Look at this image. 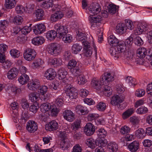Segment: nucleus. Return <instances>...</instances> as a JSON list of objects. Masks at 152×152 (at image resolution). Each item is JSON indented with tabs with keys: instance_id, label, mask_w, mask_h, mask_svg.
<instances>
[{
	"instance_id": "0eeeda50",
	"label": "nucleus",
	"mask_w": 152,
	"mask_h": 152,
	"mask_svg": "<svg viewBox=\"0 0 152 152\" xmlns=\"http://www.w3.org/2000/svg\"><path fill=\"white\" fill-rule=\"evenodd\" d=\"M38 127L37 123L33 121H29L27 123L26 129L30 133H34L38 129Z\"/></svg>"
},
{
	"instance_id": "a211bd4d",
	"label": "nucleus",
	"mask_w": 152,
	"mask_h": 152,
	"mask_svg": "<svg viewBox=\"0 0 152 152\" xmlns=\"http://www.w3.org/2000/svg\"><path fill=\"white\" fill-rule=\"evenodd\" d=\"M28 88L31 90L37 89L40 86L39 82L37 79H35L27 84Z\"/></svg>"
},
{
	"instance_id": "58836bf2",
	"label": "nucleus",
	"mask_w": 152,
	"mask_h": 152,
	"mask_svg": "<svg viewBox=\"0 0 152 152\" xmlns=\"http://www.w3.org/2000/svg\"><path fill=\"white\" fill-rule=\"evenodd\" d=\"M86 144L89 147L94 149L96 146V140L92 138H88L86 140Z\"/></svg>"
},
{
	"instance_id": "a19ab883",
	"label": "nucleus",
	"mask_w": 152,
	"mask_h": 152,
	"mask_svg": "<svg viewBox=\"0 0 152 152\" xmlns=\"http://www.w3.org/2000/svg\"><path fill=\"white\" fill-rule=\"evenodd\" d=\"M134 112V110L133 108L128 109L123 113V118L124 119L127 118L133 113Z\"/></svg>"
},
{
	"instance_id": "39448f33",
	"label": "nucleus",
	"mask_w": 152,
	"mask_h": 152,
	"mask_svg": "<svg viewBox=\"0 0 152 152\" xmlns=\"http://www.w3.org/2000/svg\"><path fill=\"white\" fill-rule=\"evenodd\" d=\"M36 55L35 50L31 48H28L23 53L24 58L28 61H31L34 59Z\"/></svg>"
},
{
	"instance_id": "6ab92c4d",
	"label": "nucleus",
	"mask_w": 152,
	"mask_h": 152,
	"mask_svg": "<svg viewBox=\"0 0 152 152\" xmlns=\"http://www.w3.org/2000/svg\"><path fill=\"white\" fill-rule=\"evenodd\" d=\"M63 15L64 14L61 11H57L51 15L50 19L52 21L55 22L58 19H61Z\"/></svg>"
},
{
	"instance_id": "2eb2a0df",
	"label": "nucleus",
	"mask_w": 152,
	"mask_h": 152,
	"mask_svg": "<svg viewBox=\"0 0 152 152\" xmlns=\"http://www.w3.org/2000/svg\"><path fill=\"white\" fill-rule=\"evenodd\" d=\"M109 83H107L106 82V84L104 83V84L103 85V86H102L101 88L104 94L107 97L109 96L112 94L111 88L108 86Z\"/></svg>"
},
{
	"instance_id": "20e7f679",
	"label": "nucleus",
	"mask_w": 152,
	"mask_h": 152,
	"mask_svg": "<svg viewBox=\"0 0 152 152\" xmlns=\"http://www.w3.org/2000/svg\"><path fill=\"white\" fill-rule=\"evenodd\" d=\"M61 51V46L58 44H51L48 48L49 53L55 56L58 55Z\"/></svg>"
},
{
	"instance_id": "79ce46f5",
	"label": "nucleus",
	"mask_w": 152,
	"mask_h": 152,
	"mask_svg": "<svg viewBox=\"0 0 152 152\" xmlns=\"http://www.w3.org/2000/svg\"><path fill=\"white\" fill-rule=\"evenodd\" d=\"M82 49V46L78 43L74 44L72 47V52L75 54H76L80 52Z\"/></svg>"
},
{
	"instance_id": "f8f14e48",
	"label": "nucleus",
	"mask_w": 152,
	"mask_h": 152,
	"mask_svg": "<svg viewBox=\"0 0 152 152\" xmlns=\"http://www.w3.org/2000/svg\"><path fill=\"white\" fill-rule=\"evenodd\" d=\"M63 116L65 119L70 122L73 121L75 119L74 114L70 110H65L63 112Z\"/></svg>"
},
{
	"instance_id": "864d4df0",
	"label": "nucleus",
	"mask_w": 152,
	"mask_h": 152,
	"mask_svg": "<svg viewBox=\"0 0 152 152\" xmlns=\"http://www.w3.org/2000/svg\"><path fill=\"white\" fill-rule=\"evenodd\" d=\"M108 7V12L110 13L113 14L116 12L117 9L115 5L110 4L109 5Z\"/></svg>"
},
{
	"instance_id": "49530a36",
	"label": "nucleus",
	"mask_w": 152,
	"mask_h": 152,
	"mask_svg": "<svg viewBox=\"0 0 152 152\" xmlns=\"http://www.w3.org/2000/svg\"><path fill=\"white\" fill-rule=\"evenodd\" d=\"M10 53L12 57L14 58H18L20 55V51L15 49L11 50Z\"/></svg>"
},
{
	"instance_id": "423d86ee",
	"label": "nucleus",
	"mask_w": 152,
	"mask_h": 152,
	"mask_svg": "<svg viewBox=\"0 0 152 152\" xmlns=\"http://www.w3.org/2000/svg\"><path fill=\"white\" fill-rule=\"evenodd\" d=\"M67 89V95L72 99L75 98L77 95V91L75 88L72 87L70 84H68L66 87Z\"/></svg>"
},
{
	"instance_id": "4c0bfd02",
	"label": "nucleus",
	"mask_w": 152,
	"mask_h": 152,
	"mask_svg": "<svg viewBox=\"0 0 152 152\" xmlns=\"http://www.w3.org/2000/svg\"><path fill=\"white\" fill-rule=\"evenodd\" d=\"M126 82L130 86H134L137 84L136 80L131 76H128L125 78Z\"/></svg>"
},
{
	"instance_id": "412c9836",
	"label": "nucleus",
	"mask_w": 152,
	"mask_h": 152,
	"mask_svg": "<svg viewBox=\"0 0 152 152\" xmlns=\"http://www.w3.org/2000/svg\"><path fill=\"white\" fill-rule=\"evenodd\" d=\"M126 30V27L124 23L118 24L116 27V31L118 34H122L125 32Z\"/></svg>"
},
{
	"instance_id": "ea45409f",
	"label": "nucleus",
	"mask_w": 152,
	"mask_h": 152,
	"mask_svg": "<svg viewBox=\"0 0 152 152\" xmlns=\"http://www.w3.org/2000/svg\"><path fill=\"white\" fill-rule=\"evenodd\" d=\"M107 148L109 151L111 152H115L118 150V146L114 142H111L107 145Z\"/></svg>"
},
{
	"instance_id": "603ef678",
	"label": "nucleus",
	"mask_w": 152,
	"mask_h": 152,
	"mask_svg": "<svg viewBox=\"0 0 152 152\" xmlns=\"http://www.w3.org/2000/svg\"><path fill=\"white\" fill-rule=\"evenodd\" d=\"M148 111V108L145 106L140 107L138 108L136 110L137 113L139 114H145L147 113Z\"/></svg>"
},
{
	"instance_id": "ddd939ff",
	"label": "nucleus",
	"mask_w": 152,
	"mask_h": 152,
	"mask_svg": "<svg viewBox=\"0 0 152 152\" xmlns=\"http://www.w3.org/2000/svg\"><path fill=\"white\" fill-rule=\"evenodd\" d=\"M58 127L57 122L55 120H52L45 125V128L47 130L53 131L56 130Z\"/></svg>"
},
{
	"instance_id": "72a5a7b5",
	"label": "nucleus",
	"mask_w": 152,
	"mask_h": 152,
	"mask_svg": "<svg viewBox=\"0 0 152 152\" xmlns=\"http://www.w3.org/2000/svg\"><path fill=\"white\" fill-rule=\"evenodd\" d=\"M51 113L53 116L57 115L60 111L59 105H50Z\"/></svg>"
},
{
	"instance_id": "c756f323",
	"label": "nucleus",
	"mask_w": 152,
	"mask_h": 152,
	"mask_svg": "<svg viewBox=\"0 0 152 152\" xmlns=\"http://www.w3.org/2000/svg\"><path fill=\"white\" fill-rule=\"evenodd\" d=\"M29 96L32 102L39 104L38 101L40 99L39 93L37 92L31 93L29 94Z\"/></svg>"
},
{
	"instance_id": "9b49d317",
	"label": "nucleus",
	"mask_w": 152,
	"mask_h": 152,
	"mask_svg": "<svg viewBox=\"0 0 152 152\" xmlns=\"http://www.w3.org/2000/svg\"><path fill=\"white\" fill-rule=\"evenodd\" d=\"M56 75V73L54 69L49 68L47 69L44 74V77L48 79L52 80L55 78Z\"/></svg>"
},
{
	"instance_id": "338daca9",
	"label": "nucleus",
	"mask_w": 152,
	"mask_h": 152,
	"mask_svg": "<svg viewBox=\"0 0 152 152\" xmlns=\"http://www.w3.org/2000/svg\"><path fill=\"white\" fill-rule=\"evenodd\" d=\"M47 90L48 88L47 86H43L40 87V88L38 90V92L41 95H43L47 92Z\"/></svg>"
},
{
	"instance_id": "7c9ffc66",
	"label": "nucleus",
	"mask_w": 152,
	"mask_h": 152,
	"mask_svg": "<svg viewBox=\"0 0 152 152\" xmlns=\"http://www.w3.org/2000/svg\"><path fill=\"white\" fill-rule=\"evenodd\" d=\"M56 32L54 30L49 31L46 34V37L49 40L54 39L57 36Z\"/></svg>"
},
{
	"instance_id": "473e14b6",
	"label": "nucleus",
	"mask_w": 152,
	"mask_h": 152,
	"mask_svg": "<svg viewBox=\"0 0 152 152\" xmlns=\"http://www.w3.org/2000/svg\"><path fill=\"white\" fill-rule=\"evenodd\" d=\"M34 13L38 20H40L43 19L44 15V12L42 9H37L35 11Z\"/></svg>"
},
{
	"instance_id": "a878e982",
	"label": "nucleus",
	"mask_w": 152,
	"mask_h": 152,
	"mask_svg": "<svg viewBox=\"0 0 152 152\" xmlns=\"http://www.w3.org/2000/svg\"><path fill=\"white\" fill-rule=\"evenodd\" d=\"M70 142L68 138L62 139L60 143V148L63 150L66 149L70 146Z\"/></svg>"
},
{
	"instance_id": "774afa93",
	"label": "nucleus",
	"mask_w": 152,
	"mask_h": 152,
	"mask_svg": "<svg viewBox=\"0 0 152 152\" xmlns=\"http://www.w3.org/2000/svg\"><path fill=\"white\" fill-rule=\"evenodd\" d=\"M82 151L81 147L79 144H76L73 147L72 152H82Z\"/></svg>"
},
{
	"instance_id": "4d7b16f0",
	"label": "nucleus",
	"mask_w": 152,
	"mask_h": 152,
	"mask_svg": "<svg viewBox=\"0 0 152 152\" xmlns=\"http://www.w3.org/2000/svg\"><path fill=\"white\" fill-rule=\"evenodd\" d=\"M70 69L71 73L75 76H77L80 73V70L78 67H76L75 68Z\"/></svg>"
},
{
	"instance_id": "5701e85b",
	"label": "nucleus",
	"mask_w": 152,
	"mask_h": 152,
	"mask_svg": "<svg viewBox=\"0 0 152 152\" xmlns=\"http://www.w3.org/2000/svg\"><path fill=\"white\" fill-rule=\"evenodd\" d=\"M77 40L80 41H82L87 39L86 34L81 32V31L78 30L76 31Z\"/></svg>"
},
{
	"instance_id": "c03bdc74",
	"label": "nucleus",
	"mask_w": 152,
	"mask_h": 152,
	"mask_svg": "<svg viewBox=\"0 0 152 152\" xmlns=\"http://www.w3.org/2000/svg\"><path fill=\"white\" fill-rule=\"evenodd\" d=\"M97 134L98 137L101 139L104 138L106 136L107 133L104 129L102 128L98 130Z\"/></svg>"
},
{
	"instance_id": "052dcab7",
	"label": "nucleus",
	"mask_w": 152,
	"mask_h": 152,
	"mask_svg": "<svg viewBox=\"0 0 152 152\" xmlns=\"http://www.w3.org/2000/svg\"><path fill=\"white\" fill-rule=\"evenodd\" d=\"M145 91L142 89H139L136 90L135 92V95L138 97H141L145 94Z\"/></svg>"
},
{
	"instance_id": "b1692460",
	"label": "nucleus",
	"mask_w": 152,
	"mask_h": 152,
	"mask_svg": "<svg viewBox=\"0 0 152 152\" xmlns=\"http://www.w3.org/2000/svg\"><path fill=\"white\" fill-rule=\"evenodd\" d=\"M108 41L112 47H115L119 42L118 40L113 35H110L109 37Z\"/></svg>"
},
{
	"instance_id": "2f4dec72",
	"label": "nucleus",
	"mask_w": 152,
	"mask_h": 152,
	"mask_svg": "<svg viewBox=\"0 0 152 152\" xmlns=\"http://www.w3.org/2000/svg\"><path fill=\"white\" fill-rule=\"evenodd\" d=\"M128 148L132 152H135L139 148V143L137 141H134L129 145Z\"/></svg>"
},
{
	"instance_id": "9d476101",
	"label": "nucleus",
	"mask_w": 152,
	"mask_h": 152,
	"mask_svg": "<svg viewBox=\"0 0 152 152\" xmlns=\"http://www.w3.org/2000/svg\"><path fill=\"white\" fill-rule=\"evenodd\" d=\"M95 129L94 125L90 123H88L85 126L84 132L87 135L90 136L94 134Z\"/></svg>"
},
{
	"instance_id": "dca6fc26",
	"label": "nucleus",
	"mask_w": 152,
	"mask_h": 152,
	"mask_svg": "<svg viewBox=\"0 0 152 152\" xmlns=\"http://www.w3.org/2000/svg\"><path fill=\"white\" fill-rule=\"evenodd\" d=\"M148 27L145 24H140L134 31V33L136 35H140L146 31Z\"/></svg>"
},
{
	"instance_id": "4468645a",
	"label": "nucleus",
	"mask_w": 152,
	"mask_h": 152,
	"mask_svg": "<svg viewBox=\"0 0 152 152\" xmlns=\"http://www.w3.org/2000/svg\"><path fill=\"white\" fill-rule=\"evenodd\" d=\"M18 73V69L15 67H13L8 72L7 76L9 80H13L16 77Z\"/></svg>"
},
{
	"instance_id": "1a4fd4ad",
	"label": "nucleus",
	"mask_w": 152,
	"mask_h": 152,
	"mask_svg": "<svg viewBox=\"0 0 152 152\" xmlns=\"http://www.w3.org/2000/svg\"><path fill=\"white\" fill-rule=\"evenodd\" d=\"M46 27L42 23L38 24L35 25L33 28L34 33L37 35L41 34L45 31Z\"/></svg>"
},
{
	"instance_id": "8fccbe9b",
	"label": "nucleus",
	"mask_w": 152,
	"mask_h": 152,
	"mask_svg": "<svg viewBox=\"0 0 152 152\" xmlns=\"http://www.w3.org/2000/svg\"><path fill=\"white\" fill-rule=\"evenodd\" d=\"M133 39L134 44L137 46H140L143 43V41L139 36H136Z\"/></svg>"
},
{
	"instance_id": "f257e3e1",
	"label": "nucleus",
	"mask_w": 152,
	"mask_h": 152,
	"mask_svg": "<svg viewBox=\"0 0 152 152\" xmlns=\"http://www.w3.org/2000/svg\"><path fill=\"white\" fill-rule=\"evenodd\" d=\"M88 9L90 13L94 14V15H90L89 20L91 27L95 28L97 26V24L102 20V17L99 15H96L101 11V7L98 3H93L90 5Z\"/></svg>"
},
{
	"instance_id": "37998d69",
	"label": "nucleus",
	"mask_w": 152,
	"mask_h": 152,
	"mask_svg": "<svg viewBox=\"0 0 152 152\" xmlns=\"http://www.w3.org/2000/svg\"><path fill=\"white\" fill-rule=\"evenodd\" d=\"M53 0H48L43 2L41 5L42 7L48 9L52 7L53 5Z\"/></svg>"
},
{
	"instance_id": "a18cd8bd",
	"label": "nucleus",
	"mask_w": 152,
	"mask_h": 152,
	"mask_svg": "<svg viewBox=\"0 0 152 152\" xmlns=\"http://www.w3.org/2000/svg\"><path fill=\"white\" fill-rule=\"evenodd\" d=\"M77 81L80 85H83L86 82V79L83 75H80L77 77Z\"/></svg>"
},
{
	"instance_id": "e2e57ef3",
	"label": "nucleus",
	"mask_w": 152,
	"mask_h": 152,
	"mask_svg": "<svg viewBox=\"0 0 152 152\" xmlns=\"http://www.w3.org/2000/svg\"><path fill=\"white\" fill-rule=\"evenodd\" d=\"M8 24V22L6 20L1 21L0 22V29L2 31L5 29Z\"/></svg>"
},
{
	"instance_id": "c85d7f7f",
	"label": "nucleus",
	"mask_w": 152,
	"mask_h": 152,
	"mask_svg": "<svg viewBox=\"0 0 152 152\" xmlns=\"http://www.w3.org/2000/svg\"><path fill=\"white\" fill-rule=\"evenodd\" d=\"M29 80V76L26 74H23L18 78V81L22 85L26 83Z\"/></svg>"
},
{
	"instance_id": "09e8293b",
	"label": "nucleus",
	"mask_w": 152,
	"mask_h": 152,
	"mask_svg": "<svg viewBox=\"0 0 152 152\" xmlns=\"http://www.w3.org/2000/svg\"><path fill=\"white\" fill-rule=\"evenodd\" d=\"M80 121L77 120L72 124L71 128L73 130H76L80 127Z\"/></svg>"
},
{
	"instance_id": "bb28decb",
	"label": "nucleus",
	"mask_w": 152,
	"mask_h": 152,
	"mask_svg": "<svg viewBox=\"0 0 152 152\" xmlns=\"http://www.w3.org/2000/svg\"><path fill=\"white\" fill-rule=\"evenodd\" d=\"M136 137L140 139H143L145 136V134L144 130L142 128H139L135 132Z\"/></svg>"
},
{
	"instance_id": "3c124183",
	"label": "nucleus",
	"mask_w": 152,
	"mask_h": 152,
	"mask_svg": "<svg viewBox=\"0 0 152 152\" xmlns=\"http://www.w3.org/2000/svg\"><path fill=\"white\" fill-rule=\"evenodd\" d=\"M34 7V5L31 4H27L26 7L25 9V11L27 13H30L32 12L33 11Z\"/></svg>"
},
{
	"instance_id": "aec40b11",
	"label": "nucleus",
	"mask_w": 152,
	"mask_h": 152,
	"mask_svg": "<svg viewBox=\"0 0 152 152\" xmlns=\"http://www.w3.org/2000/svg\"><path fill=\"white\" fill-rule=\"evenodd\" d=\"M76 111L79 114L84 115L88 113V111L81 105H77L75 108Z\"/></svg>"
},
{
	"instance_id": "5fc2aeb1",
	"label": "nucleus",
	"mask_w": 152,
	"mask_h": 152,
	"mask_svg": "<svg viewBox=\"0 0 152 152\" xmlns=\"http://www.w3.org/2000/svg\"><path fill=\"white\" fill-rule=\"evenodd\" d=\"M77 64L76 61L75 60L72 59L70 60L68 64V66L69 69H71L75 68Z\"/></svg>"
},
{
	"instance_id": "393cba45",
	"label": "nucleus",
	"mask_w": 152,
	"mask_h": 152,
	"mask_svg": "<svg viewBox=\"0 0 152 152\" xmlns=\"http://www.w3.org/2000/svg\"><path fill=\"white\" fill-rule=\"evenodd\" d=\"M137 56L140 58H144L145 56H146L147 54L146 49L143 47L140 48L137 50Z\"/></svg>"
},
{
	"instance_id": "4be33fe9",
	"label": "nucleus",
	"mask_w": 152,
	"mask_h": 152,
	"mask_svg": "<svg viewBox=\"0 0 152 152\" xmlns=\"http://www.w3.org/2000/svg\"><path fill=\"white\" fill-rule=\"evenodd\" d=\"M49 62L50 65L54 66H61L62 64V61L60 58H54L49 59Z\"/></svg>"
},
{
	"instance_id": "cd10ccee",
	"label": "nucleus",
	"mask_w": 152,
	"mask_h": 152,
	"mask_svg": "<svg viewBox=\"0 0 152 152\" xmlns=\"http://www.w3.org/2000/svg\"><path fill=\"white\" fill-rule=\"evenodd\" d=\"M45 41V39L43 37H38L34 38L32 40V43L35 45L42 44Z\"/></svg>"
},
{
	"instance_id": "bf43d9fd",
	"label": "nucleus",
	"mask_w": 152,
	"mask_h": 152,
	"mask_svg": "<svg viewBox=\"0 0 152 152\" xmlns=\"http://www.w3.org/2000/svg\"><path fill=\"white\" fill-rule=\"evenodd\" d=\"M99 117V115L96 113H90L88 116L87 118L88 121H92L97 119Z\"/></svg>"
},
{
	"instance_id": "f704fd0d",
	"label": "nucleus",
	"mask_w": 152,
	"mask_h": 152,
	"mask_svg": "<svg viewBox=\"0 0 152 152\" xmlns=\"http://www.w3.org/2000/svg\"><path fill=\"white\" fill-rule=\"evenodd\" d=\"M61 37H62V41L65 43H70L73 40L72 35L69 34H66Z\"/></svg>"
},
{
	"instance_id": "0e129e2a",
	"label": "nucleus",
	"mask_w": 152,
	"mask_h": 152,
	"mask_svg": "<svg viewBox=\"0 0 152 152\" xmlns=\"http://www.w3.org/2000/svg\"><path fill=\"white\" fill-rule=\"evenodd\" d=\"M130 130L129 127L126 126L122 127L121 129L120 132L122 134H126L129 133Z\"/></svg>"
},
{
	"instance_id": "e433bc0d",
	"label": "nucleus",
	"mask_w": 152,
	"mask_h": 152,
	"mask_svg": "<svg viewBox=\"0 0 152 152\" xmlns=\"http://www.w3.org/2000/svg\"><path fill=\"white\" fill-rule=\"evenodd\" d=\"M67 74V72L64 68H60L58 71V79L62 80V79L65 78Z\"/></svg>"
},
{
	"instance_id": "6e6d98bb",
	"label": "nucleus",
	"mask_w": 152,
	"mask_h": 152,
	"mask_svg": "<svg viewBox=\"0 0 152 152\" xmlns=\"http://www.w3.org/2000/svg\"><path fill=\"white\" fill-rule=\"evenodd\" d=\"M23 21V18L22 17L20 16H17L14 18L13 21L15 24L20 25L22 23Z\"/></svg>"
},
{
	"instance_id": "680f3d73",
	"label": "nucleus",
	"mask_w": 152,
	"mask_h": 152,
	"mask_svg": "<svg viewBox=\"0 0 152 152\" xmlns=\"http://www.w3.org/2000/svg\"><path fill=\"white\" fill-rule=\"evenodd\" d=\"M42 60L40 58L37 59L34 62L32 63L33 68H37L40 66L42 64Z\"/></svg>"
},
{
	"instance_id": "69168bd1",
	"label": "nucleus",
	"mask_w": 152,
	"mask_h": 152,
	"mask_svg": "<svg viewBox=\"0 0 152 152\" xmlns=\"http://www.w3.org/2000/svg\"><path fill=\"white\" fill-rule=\"evenodd\" d=\"M8 48V46L5 44H0V54H4Z\"/></svg>"
},
{
	"instance_id": "6e6552de",
	"label": "nucleus",
	"mask_w": 152,
	"mask_h": 152,
	"mask_svg": "<svg viewBox=\"0 0 152 152\" xmlns=\"http://www.w3.org/2000/svg\"><path fill=\"white\" fill-rule=\"evenodd\" d=\"M54 28L56 30L57 34L61 37L68 33V28L66 26H61L59 24H56L54 26Z\"/></svg>"
},
{
	"instance_id": "f03ea898",
	"label": "nucleus",
	"mask_w": 152,
	"mask_h": 152,
	"mask_svg": "<svg viewBox=\"0 0 152 152\" xmlns=\"http://www.w3.org/2000/svg\"><path fill=\"white\" fill-rule=\"evenodd\" d=\"M114 80V76L110 73L105 74L104 76H102L100 81L98 80H94L92 81V85L94 88L97 89H100L101 88L103 85L109 82L112 81Z\"/></svg>"
},
{
	"instance_id": "c9c22d12",
	"label": "nucleus",
	"mask_w": 152,
	"mask_h": 152,
	"mask_svg": "<svg viewBox=\"0 0 152 152\" xmlns=\"http://www.w3.org/2000/svg\"><path fill=\"white\" fill-rule=\"evenodd\" d=\"M16 4L15 0H6L5 6L6 8L11 9L15 7Z\"/></svg>"
},
{
	"instance_id": "f3484780",
	"label": "nucleus",
	"mask_w": 152,
	"mask_h": 152,
	"mask_svg": "<svg viewBox=\"0 0 152 152\" xmlns=\"http://www.w3.org/2000/svg\"><path fill=\"white\" fill-rule=\"evenodd\" d=\"M124 99V98L121 95L120 96L115 95L112 98L110 103L111 104H118L122 102Z\"/></svg>"
},
{
	"instance_id": "de8ad7c7",
	"label": "nucleus",
	"mask_w": 152,
	"mask_h": 152,
	"mask_svg": "<svg viewBox=\"0 0 152 152\" xmlns=\"http://www.w3.org/2000/svg\"><path fill=\"white\" fill-rule=\"evenodd\" d=\"M31 30V28L30 26H26L20 30V32H21L22 34L26 35L30 32Z\"/></svg>"
},
{
	"instance_id": "7ed1b4c3",
	"label": "nucleus",
	"mask_w": 152,
	"mask_h": 152,
	"mask_svg": "<svg viewBox=\"0 0 152 152\" xmlns=\"http://www.w3.org/2000/svg\"><path fill=\"white\" fill-rule=\"evenodd\" d=\"M126 49V46L124 42H119L115 47H111L110 50L111 55L114 57L118 58L121 53H124Z\"/></svg>"
},
{
	"instance_id": "13d9d810",
	"label": "nucleus",
	"mask_w": 152,
	"mask_h": 152,
	"mask_svg": "<svg viewBox=\"0 0 152 152\" xmlns=\"http://www.w3.org/2000/svg\"><path fill=\"white\" fill-rule=\"evenodd\" d=\"M125 22L126 26L128 29L132 30L134 28V26L131 20H125Z\"/></svg>"
}]
</instances>
